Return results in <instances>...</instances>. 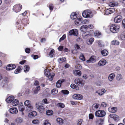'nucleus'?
Segmentation results:
<instances>
[{
    "label": "nucleus",
    "instance_id": "f257e3e1",
    "mask_svg": "<svg viewBox=\"0 0 125 125\" xmlns=\"http://www.w3.org/2000/svg\"><path fill=\"white\" fill-rule=\"evenodd\" d=\"M44 73L45 75L47 77L50 81H52L53 79V77L55 75L53 73H51L48 69H45L44 70Z\"/></svg>",
    "mask_w": 125,
    "mask_h": 125
},
{
    "label": "nucleus",
    "instance_id": "f03ea898",
    "mask_svg": "<svg viewBox=\"0 0 125 125\" xmlns=\"http://www.w3.org/2000/svg\"><path fill=\"white\" fill-rule=\"evenodd\" d=\"M44 105L43 104L38 102L36 103L35 107L40 112L42 113L44 109Z\"/></svg>",
    "mask_w": 125,
    "mask_h": 125
},
{
    "label": "nucleus",
    "instance_id": "7ed1b4c3",
    "mask_svg": "<svg viewBox=\"0 0 125 125\" xmlns=\"http://www.w3.org/2000/svg\"><path fill=\"white\" fill-rule=\"evenodd\" d=\"M119 27L114 24H112L110 26V31L114 33H117L119 31Z\"/></svg>",
    "mask_w": 125,
    "mask_h": 125
},
{
    "label": "nucleus",
    "instance_id": "20e7f679",
    "mask_svg": "<svg viewBox=\"0 0 125 125\" xmlns=\"http://www.w3.org/2000/svg\"><path fill=\"white\" fill-rule=\"evenodd\" d=\"M106 114V112L104 110H99L95 112V115L96 117H102L105 116Z\"/></svg>",
    "mask_w": 125,
    "mask_h": 125
},
{
    "label": "nucleus",
    "instance_id": "39448f33",
    "mask_svg": "<svg viewBox=\"0 0 125 125\" xmlns=\"http://www.w3.org/2000/svg\"><path fill=\"white\" fill-rule=\"evenodd\" d=\"M82 15L84 18H91L93 17L92 12L89 10H84L82 13Z\"/></svg>",
    "mask_w": 125,
    "mask_h": 125
},
{
    "label": "nucleus",
    "instance_id": "423d86ee",
    "mask_svg": "<svg viewBox=\"0 0 125 125\" xmlns=\"http://www.w3.org/2000/svg\"><path fill=\"white\" fill-rule=\"evenodd\" d=\"M75 82L77 85L80 86H83L85 84V82L82 79L76 78L75 80Z\"/></svg>",
    "mask_w": 125,
    "mask_h": 125
},
{
    "label": "nucleus",
    "instance_id": "0eeeda50",
    "mask_svg": "<svg viewBox=\"0 0 125 125\" xmlns=\"http://www.w3.org/2000/svg\"><path fill=\"white\" fill-rule=\"evenodd\" d=\"M22 7V5L20 4H16L13 6V9L14 11H15V12L17 13L21 10Z\"/></svg>",
    "mask_w": 125,
    "mask_h": 125
},
{
    "label": "nucleus",
    "instance_id": "6e6552de",
    "mask_svg": "<svg viewBox=\"0 0 125 125\" xmlns=\"http://www.w3.org/2000/svg\"><path fill=\"white\" fill-rule=\"evenodd\" d=\"M69 35H73L77 36L78 35V31L76 29L72 30L70 31Z\"/></svg>",
    "mask_w": 125,
    "mask_h": 125
},
{
    "label": "nucleus",
    "instance_id": "1a4fd4ad",
    "mask_svg": "<svg viewBox=\"0 0 125 125\" xmlns=\"http://www.w3.org/2000/svg\"><path fill=\"white\" fill-rule=\"evenodd\" d=\"M73 99L77 100H80L82 99L83 98L82 95L79 94H75L73 96Z\"/></svg>",
    "mask_w": 125,
    "mask_h": 125
},
{
    "label": "nucleus",
    "instance_id": "9d476101",
    "mask_svg": "<svg viewBox=\"0 0 125 125\" xmlns=\"http://www.w3.org/2000/svg\"><path fill=\"white\" fill-rule=\"evenodd\" d=\"M16 67V66L14 64H10L8 65L6 68V69L8 71H10L14 69Z\"/></svg>",
    "mask_w": 125,
    "mask_h": 125
},
{
    "label": "nucleus",
    "instance_id": "9b49d317",
    "mask_svg": "<svg viewBox=\"0 0 125 125\" xmlns=\"http://www.w3.org/2000/svg\"><path fill=\"white\" fill-rule=\"evenodd\" d=\"M9 111L10 112L11 114H16L18 112L17 109L15 107L10 108Z\"/></svg>",
    "mask_w": 125,
    "mask_h": 125
},
{
    "label": "nucleus",
    "instance_id": "f8f14e48",
    "mask_svg": "<svg viewBox=\"0 0 125 125\" xmlns=\"http://www.w3.org/2000/svg\"><path fill=\"white\" fill-rule=\"evenodd\" d=\"M90 36V33L88 31L84 33L82 35V37L84 39H87L89 38Z\"/></svg>",
    "mask_w": 125,
    "mask_h": 125
},
{
    "label": "nucleus",
    "instance_id": "ddd939ff",
    "mask_svg": "<svg viewBox=\"0 0 125 125\" xmlns=\"http://www.w3.org/2000/svg\"><path fill=\"white\" fill-rule=\"evenodd\" d=\"M122 20V17L121 15H118L114 19V21L115 23H118L120 22Z\"/></svg>",
    "mask_w": 125,
    "mask_h": 125
},
{
    "label": "nucleus",
    "instance_id": "4468645a",
    "mask_svg": "<svg viewBox=\"0 0 125 125\" xmlns=\"http://www.w3.org/2000/svg\"><path fill=\"white\" fill-rule=\"evenodd\" d=\"M82 20L80 18H77L75 21V23L77 25H79L81 24Z\"/></svg>",
    "mask_w": 125,
    "mask_h": 125
},
{
    "label": "nucleus",
    "instance_id": "2eb2a0df",
    "mask_svg": "<svg viewBox=\"0 0 125 125\" xmlns=\"http://www.w3.org/2000/svg\"><path fill=\"white\" fill-rule=\"evenodd\" d=\"M108 111L109 112L112 113L116 112L117 111V108L116 107H110L108 108Z\"/></svg>",
    "mask_w": 125,
    "mask_h": 125
},
{
    "label": "nucleus",
    "instance_id": "dca6fc26",
    "mask_svg": "<svg viewBox=\"0 0 125 125\" xmlns=\"http://www.w3.org/2000/svg\"><path fill=\"white\" fill-rule=\"evenodd\" d=\"M109 116L111 118H113L115 121H117L119 120L118 116L115 114H111Z\"/></svg>",
    "mask_w": 125,
    "mask_h": 125
},
{
    "label": "nucleus",
    "instance_id": "f3484780",
    "mask_svg": "<svg viewBox=\"0 0 125 125\" xmlns=\"http://www.w3.org/2000/svg\"><path fill=\"white\" fill-rule=\"evenodd\" d=\"M87 29V26L86 25H84L82 26L80 28V30L83 32H86V31Z\"/></svg>",
    "mask_w": 125,
    "mask_h": 125
},
{
    "label": "nucleus",
    "instance_id": "a211bd4d",
    "mask_svg": "<svg viewBox=\"0 0 125 125\" xmlns=\"http://www.w3.org/2000/svg\"><path fill=\"white\" fill-rule=\"evenodd\" d=\"M106 63V60L103 59L100 61L98 63V65L99 66H103L105 65Z\"/></svg>",
    "mask_w": 125,
    "mask_h": 125
},
{
    "label": "nucleus",
    "instance_id": "6ab92c4d",
    "mask_svg": "<svg viewBox=\"0 0 125 125\" xmlns=\"http://www.w3.org/2000/svg\"><path fill=\"white\" fill-rule=\"evenodd\" d=\"M101 92H100V90H98L97 91H96L95 93H98L99 95H102L106 91L103 88L101 89Z\"/></svg>",
    "mask_w": 125,
    "mask_h": 125
},
{
    "label": "nucleus",
    "instance_id": "aec40b11",
    "mask_svg": "<svg viewBox=\"0 0 125 125\" xmlns=\"http://www.w3.org/2000/svg\"><path fill=\"white\" fill-rule=\"evenodd\" d=\"M40 89V87L39 86H38L35 87H34L33 89L34 94H37L38 91H39Z\"/></svg>",
    "mask_w": 125,
    "mask_h": 125
},
{
    "label": "nucleus",
    "instance_id": "412c9836",
    "mask_svg": "<svg viewBox=\"0 0 125 125\" xmlns=\"http://www.w3.org/2000/svg\"><path fill=\"white\" fill-rule=\"evenodd\" d=\"M14 99V97L13 96H10L7 99L6 101L8 103H12Z\"/></svg>",
    "mask_w": 125,
    "mask_h": 125
},
{
    "label": "nucleus",
    "instance_id": "4be33fe9",
    "mask_svg": "<svg viewBox=\"0 0 125 125\" xmlns=\"http://www.w3.org/2000/svg\"><path fill=\"white\" fill-rule=\"evenodd\" d=\"M115 74L114 73H112L108 77L109 80L110 82L112 81L115 77Z\"/></svg>",
    "mask_w": 125,
    "mask_h": 125
},
{
    "label": "nucleus",
    "instance_id": "5701e85b",
    "mask_svg": "<svg viewBox=\"0 0 125 125\" xmlns=\"http://www.w3.org/2000/svg\"><path fill=\"white\" fill-rule=\"evenodd\" d=\"M63 81L64 80H59L57 81L56 84V87L58 88H60L61 86L62 83Z\"/></svg>",
    "mask_w": 125,
    "mask_h": 125
},
{
    "label": "nucleus",
    "instance_id": "b1692460",
    "mask_svg": "<svg viewBox=\"0 0 125 125\" xmlns=\"http://www.w3.org/2000/svg\"><path fill=\"white\" fill-rule=\"evenodd\" d=\"M73 73L74 74L78 76H81V73L80 71L77 70H74L73 71Z\"/></svg>",
    "mask_w": 125,
    "mask_h": 125
},
{
    "label": "nucleus",
    "instance_id": "393cba45",
    "mask_svg": "<svg viewBox=\"0 0 125 125\" xmlns=\"http://www.w3.org/2000/svg\"><path fill=\"white\" fill-rule=\"evenodd\" d=\"M94 39L91 38L90 39H88L86 41V42L87 44L89 45L92 44L94 41Z\"/></svg>",
    "mask_w": 125,
    "mask_h": 125
},
{
    "label": "nucleus",
    "instance_id": "a878e982",
    "mask_svg": "<svg viewBox=\"0 0 125 125\" xmlns=\"http://www.w3.org/2000/svg\"><path fill=\"white\" fill-rule=\"evenodd\" d=\"M15 121L17 123H22L23 121V119L20 117H18L16 118Z\"/></svg>",
    "mask_w": 125,
    "mask_h": 125
},
{
    "label": "nucleus",
    "instance_id": "bb28decb",
    "mask_svg": "<svg viewBox=\"0 0 125 125\" xmlns=\"http://www.w3.org/2000/svg\"><path fill=\"white\" fill-rule=\"evenodd\" d=\"M37 114L36 112L35 111H33L29 114V116L30 117H32L36 116Z\"/></svg>",
    "mask_w": 125,
    "mask_h": 125
},
{
    "label": "nucleus",
    "instance_id": "cd10ccee",
    "mask_svg": "<svg viewBox=\"0 0 125 125\" xmlns=\"http://www.w3.org/2000/svg\"><path fill=\"white\" fill-rule=\"evenodd\" d=\"M118 5V3L116 2H110L109 3V6L112 7H113L115 6H116Z\"/></svg>",
    "mask_w": 125,
    "mask_h": 125
},
{
    "label": "nucleus",
    "instance_id": "c85d7f7f",
    "mask_svg": "<svg viewBox=\"0 0 125 125\" xmlns=\"http://www.w3.org/2000/svg\"><path fill=\"white\" fill-rule=\"evenodd\" d=\"M22 69V66H18V68L15 70L14 73L16 74H17L20 73Z\"/></svg>",
    "mask_w": 125,
    "mask_h": 125
},
{
    "label": "nucleus",
    "instance_id": "c756f323",
    "mask_svg": "<svg viewBox=\"0 0 125 125\" xmlns=\"http://www.w3.org/2000/svg\"><path fill=\"white\" fill-rule=\"evenodd\" d=\"M57 123L59 125H62L63 123V120L61 118H58L56 119Z\"/></svg>",
    "mask_w": 125,
    "mask_h": 125
},
{
    "label": "nucleus",
    "instance_id": "7c9ffc66",
    "mask_svg": "<svg viewBox=\"0 0 125 125\" xmlns=\"http://www.w3.org/2000/svg\"><path fill=\"white\" fill-rule=\"evenodd\" d=\"M102 55L104 56H106L108 54V52L106 50H103L101 52Z\"/></svg>",
    "mask_w": 125,
    "mask_h": 125
},
{
    "label": "nucleus",
    "instance_id": "2f4dec72",
    "mask_svg": "<svg viewBox=\"0 0 125 125\" xmlns=\"http://www.w3.org/2000/svg\"><path fill=\"white\" fill-rule=\"evenodd\" d=\"M19 103V101L16 99L13 100L12 102V104L13 106H16Z\"/></svg>",
    "mask_w": 125,
    "mask_h": 125
},
{
    "label": "nucleus",
    "instance_id": "473e14b6",
    "mask_svg": "<svg viewBox=\"0 0 125 125\" xmlns=\"http://www.w3.org/2000/svg\"><path fill=\"white\" fill-rule=\"evenodd\" d=\"M95 61V60L94 59L93 57H91L89 60L87 61L86 62L88 63H93Z\"/></svg>",
    "mask_w": 125,
    "mask_h": 125
},
{
    "label": "nucleus",
    "instance_id": "72a5a7b5",
    "mask_svg": "<svg viewBox=\"0 0 125 125\" xmlns=\"http://www.w3.org/2000/svg\"><path fill=\"white\" fill-rule=\"evenodd\" d=\"M120 38L122 40H125V31L122 32L121 34Z\"/></svg>",
    "mask_w": 125,
    "mask_h": 125
},
{
    "label": "nucleus",
    "instance_id": "f704fd0d",
    "mask_svg": "<svg viewBox=\"0 0 125 125\" xmlns=\"http://www.w3.org/2000/svg\"><path fill=\"white\" fill-rule=\"evenodd\" d=\"M111 44L113 45H118L119 44V42L117 40H113L111 42Z\"/></svg>",
    "mask_w": 125,
    "mask_h": 125
},
{
    "label": "nucleus",
    "instance_id": "c9c22d12",
    "mask_svg": "<svg viewBox=\"0 0 125 125\" xmlns=\"http://www.w3.org/2000/svg\"><path fill=\"white\" fill-rule=\"evenodd\" d=\"M113 10L111 9H109L106 10L105 11V14L106 15H108L109 14H111L113 12Z\"/></svg>",
    "mask_w": 125,
    "mask_h": 125
},
{
    "label": "nucleus",
    "instance_id": "e433bc0d",
    "mask_svg": "<svg viewBox=\"0 0 125 125\" xmlns=\"http://www.w3.org/2000/svg\"><path fill=\"white\" fill-rule=\"evenodd\" d=\"M30 67L29 66L27 65H25L24 68V71L26 72H28L29 71Z\"/></svg>",
    "mask_w": 125,
    "mask_h": 125
},
{
    "label": "nucleus",
    "instance_id": "4c0bfd02",
    "mask_svg": "<svg viewBox=\"0 0 125 125\" xmlns=\"http://www.w3.org/2000/svg\"><path fill=\"white\" fill-rule=\"evenodd\" d=\"M70 86L72 88L74 89L77 90H78L79 89V87L75 84H71Z\"/></svg>",
    "mask_w": 125,
    "mask_h": 125
},
{
    "label": "nucleus",
    "instance_id": "58836bf2",
    "mask_svg": "<svg viewBox=\"0 0 125 125\" xmlns=\"http://www.w3.org/2000/svg\"><path fill=\"white\" fill-rule=\"evenodd\" d=\"M122 78L121 75L120 74H118L117 75L116 79L118 81H120Z\"/></svg>",
    "mask_w": 125,
    "mask_h": 125
},
{
    "label": "nucleus",
    "instance_id": "ea45409f",
    "mask_svg": "<svg viewBox=\"0 0 125 125\" xmlns=\"http://www.w3.org/2000/svg\"><path fill=\"white\" fill-rule=\"evenodd\" d=\"M71 17L72 19H74L77 17V15L75 13H72L71 15Z\"/></svg>",
    "mask_w": 125,
    "mask_h": 125
},
{
    "label": "nucleus",
    "instance_id": "a19ab883",
    "mask_svg": "<svg viewBox=\"0 0 125 125\" xmlns=\"http://www.w3.org/2000/svg\"><path fill=\"white\" fill-rule=\"evenodd\" d=\"M27 110L28 112H30L33 109V107L31 105L27 106L26 107Z\"/></svg>",
    "mask_w": 125,
    "mask_h": 125
},
{
    "label": "nucleus",
    "instance_id": "79ce46f5",
    "mask_svg": "<svg viewBox=\"0 0 125 125\" xmlns=\"http://www.w3.org/2000/svg\"><path fill=\"white\" fill-rule=\"evenodd\" d=\"M53 112L52 110H48L46 111V114L48 115H52L53 114Z\"/></svg>",
    "mask_w": 125,
    "mask_h": 125
},
{
    "label": "nucleus",
    "instance_id": "37998d69",
    "mask_svg": "<svg viewBox=\"0 0 125 125\" xmlns=\"http://www.w3.org/2000/svg\"><path fill=\"white\" fill-rule=\"evenodd\" d=\"M31 101L29 100H26L24 102L25 105L27 106L31 105Z\"/></svg>",
    "mask_w": 125,
    "mask_h": 125
},
{
    "label": "nucleus",
    "instance_id": "c03bdc74",
    "mask_svg": "<svg viewBox=\"0 0 125 125\" xmlns=\"http://www.w3.org/2000/svg\"><path fill=\"white\" fill-rule=\"evenodd\" d=\"M104 121V119H103L100 118L98 119L96 121V122L97 123H98L99 125H102V122H103Z\"/></svg>",
    "mask_w": 125,
    "mask_h": 125
},
{
    "label": "nucleus",
    "instance_id": "a18cd8bd",
    "mask_svg": "<svg viewBox=\"0 0 125 125\" xmlns=\"http://www.w3.org/2000/svg\"><path fill=\"white\" fill-rule=\"evenodd\" d=\"M54 49L52 50L49 53V55L50 57H52L54 55Z\"/></svg>",
    "mask_w": 125,
    "mask_h": 125
},
{
    "label": "nucleus",
    "instance_id": "49530a36",
    "mask_svg": "<svg viewBox=\"0 0 125 125\" xmlns=\"http://www.w3.org/2000/svg\"><path fill=\"white\" fill-rule=\"evenodd\" d=\"M57 90L56 89H54L51 91V93L52 94H55L58 93Z\"/></svg>",
    "mask_w": 125,
    "mask_h": 125
},
{
    "label": "nucleus",
    "instance_id": "de8ad7c7",
    "mask_svg": "<svg viewBox=\"0 0 125 125\" xmlns=\"http://www.w3.org/2000/svg\"><path fill=\"white\" fill-rule=\"evenodd\" d=\"M66 60V58H59L58 59V61L59 62V63L62 62H64Z\"/></svg>",
    "mask_w": 125,
    "mask_h": 125
},
{
    "label": "nucleus",
    "instance_id": "09e8293b",
    "mask_svg": "<svg viewBox=\"0 0 125 125\" xmlns=\"http://www.w3.org/2000/svg\"><path fill=\"white\" fill-rule=\"evenodd\" d=\"M61 91L64 94H68L69 93V91L67 90H62Z\"/></svg>",
    "mask_w": 125,
    "mask_h": 125
},
{
    "label": "nucleus",
    "instance_id": "8fccbe9b",
    "mask_svg": "<svg viewBox=\"0 0 125 125\" xmlns=\"http://www.w3.org/2000/svg\"><path fill=\"white\" fill-rule=\"evenodd\" d=\"M79 58L80 60L83 61L85 60V58L83 55L81 54Z\"/></svg>",
    "mask_w": 125,
    "mask_h": 125
},
{
    "label": "nucleus",
    "instance_id": "3c124183",
    "mask_svg": "<svg viewBox=\"0 0 125 125\" xmlns=\"http://www.w3.org/2000/svg\"><path fill=\"white\" fill-rule=\"evenodd\" d=\"M101 35L100 33L98 31H96L94 33V36H95L97 37Z\"/></svg>",
    "mask_w": 125,
    "mask_h": 125
},
{
    "label": "nucleus",
    "instance_id": "603ef678",
    "mask_svg": "<svg viewBox=\"0 0 125 125\" xmlns=\"http://www.w3.org/2000/svg\"><path fill=\"white\" fill-rule=\"evenodd\" d=\"M66 37V35L65 34H64L60 38V39L59 42H61Z\"/></svg>",
    "mask_w": 125,
    "mask_h": 125
},
{
    "label": "nucleus",
    "instance_id": "864d4df0",
    "mask_svg": "<svg viewBox=\"0 0 125 125\" xmlns=\"http://www.w3.org/2000/svg\"><path fill=\"white\" fill-rule=\"evenodd\" d=\"M83 120L81 119H78L77 122V124L78 125H81L82 124Z\"/></svg>",
    "mask_w": 125,
    "mask_h": 125
},
{
    "label": "nucleus",
    "instance_id": "5fc2aeb1",
    "mask_svg": "<svg viewBox=\"0 0 125 125\" xmlns=\"http://www.w3.org/2000/svg\"><path fill=\"white\" fill-rule=\"evenodd\" d=\"M99 106V104H94L93 105V107H94V108H95L96 109H97L98 108Z\"/></svg>",
    "mask_w": 125,
    "mask_h": 125
},
{
    "label": "nucleus",
    "instance_id": "6e6d98bb",
    "mask_svg": "<svg viewBox=\"0 0 125 125\" xmlns=\"http://www.w3.org/2000/svg\"><path fill=\"white\" fill-rule=\"evenodd\" d=\"M58 106L61 108H64V104L62 103H58Z\"/></svg>",
    "mask_w": 125,
    "mask_h": 125
},
{
    "label": "nucleus",
    "instance_id": "4d7b16f0",
    "mask_svg": "<svg viewBox=\"0 0 125 125\" xmlns=\"http://www.w3.org/2000/svg\"><path fill=\"white\" fill-rule=\"evenodd\" d=\"M25 108L24 107L22 106H20L19 107V110L22 112H23L24 111Z\"/></svg>",
    "mask_w": 125,
    "mask_h": 125
},
{
    "label": "nucleus",
    "instance_id": "13d9d810",
    "mask_svg": "<svg viewBox=\"0 0 125 125\" xmlns=\"http://www.w3.org/2000/svg\"><path fill=\"white\" fill-rule=\"evenodd\" d=\"M44 125H51L47 120H46L45 121V122L44 123Z\"/></svg>",
    "mask_w": 125,
    "mask_h": 125
},
{
    "label": "nucleus",
    "instance_id": "bf43d9fd",
    "mask_svg": "<svg viewBox=\"0 0 125 125\" xmlns=\"http://www.w3.org/2000/svg\"><path fill=\"white\" fill-rule=\"evenodd\" d=\"M89 21L87 19H85L83 21V24H88L89 23Z\"/></svg>",
    "mask_w": 125,
    "mask_h": 125
},
{
    "label": "nucleus",
    "instance_id": "052dcab7",
    "mask_svg": "<svg viewBox=\"0 0 125 125\" xmlns=\"http://www.w3.org/2000/svg\"><path fill=\"white\" fill-rule=\"evenodd\" d=\"M25 51L26 53H29L30 52V50L29 48H27L26 49Z\"/></svg>",
    "mask_w": 125,
    "mask_h": 125
},
{
    "label": "nucleus",
    "instance_id": "680f3d73",
    "mask_svg": "<svg viewBox=\"0 0 125 125\" xmlns=\"http://www.w3.org/2000/svg\"><path fill=\"white\" fill-rule=\"evenodd\" d=\"M8 81V79L7 77L4 78L3 79V82L4 83H7Z\"/></svg>",
    "mask_w": 125,
    "mask_h": 125
},
{
    "label": "nucleus",
    "instance_id": "e2e57ef3",
    "mask_svg": "<svg viewBox=\"0 0 125 125\" xmlns=\"http://www.w3.org/2000/svg\"><path fill=\"white\" fill-rule=\"evenodd\" d=\"M94 117V115L92 114H90L89 115V118L91 119H93Z\"/></svg>",
    "mask_w": 125,
    "mask_h": 125
},
{
    "label": "nucleus",
    "instance_id": "0e129e2a",
    "mask_svg": "<svg viewBox=\"0 0 125 125\" xmlns=\"http://www.w3.org/2000/svg\"><path fill=\"white\" fill-rule=\"evenodd\" d=\"M49 9L50 10L52 11L53 10V5L52 4H51L49 6Z\"/></svg>",
    "mask_w": 125,
    "mask_h": 125
},
{
    "label": "nucleus",
    "instance_id": "69168bd1",
    "mask_svg": "<svg viewBox=\"0 0 125 125\" xmlns=\"http://www.w3.org/2000/svg\"><path fill=\"white\" fill-rule=\"evenodd\" d=\"M42 103H43L47 104L48 103V102H47V99H44L42 101Z\"/></svg>",
    "mask_w": 125,
    "mask_h": 125
},
{
    "label": "nucleus",
    "instance_id": "338daca9",
    "mask_svg": "<svg viewBox=\"0 0 125 125\" xmlns=\"http://www.w3.org/2000/svg\"><path fill=\"white\" fill-rule=\"evenodd\" d=\"M106 104L104 102H102L101 104V106L104 107H106Z\"/></svg>",
    "mask_w": 125,
    "mask_h": 125
},
{
    "label": "nucleus",
    "instance_id": "774afa93",
    "mask_svg": "<svg viewBox=\"0 0 125 125\" xmlns=\"http://www.w3.org/2000/svg\"><path fill=\"white\" fill-rule=\"evenodd\" d=\"M123 25L124 28L125 29V19H124L122 21Z\"/></svg>",
    "mask_w": 125,
    "mask_h": 125
}]
</instances>
